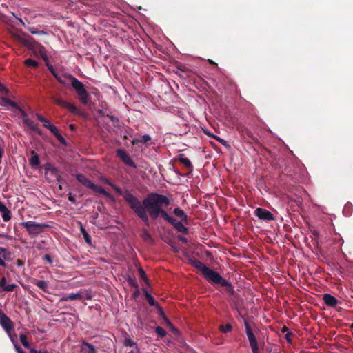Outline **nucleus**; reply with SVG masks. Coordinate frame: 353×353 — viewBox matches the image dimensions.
<instances>
[{
	"label": "nucleus",
	"mask_w": 353,
	"mask_h": 353,
	"mask_svg": "<svg viewBox=\"0 0 353 353\" xmlns=\"http://www.w3.org/2000/svg\"><path fill=\"white\" fill-rule=\"evenodd\" d=\"M17 287V285L14 283L8 284L4 287V289L3 290L6 292H12Z\"/></svg>",
	"instance_id": "nucleus-34"
},
{
	"label": "nucleus",
	"mask_w": 353,
	"mask_h": 353,
	"mask_svg": "<svg viewBox=\"0 0 353 353\" xmlns=\"http://www.w3.org/2000/svg\"><path fill=\"white\" fill-rule=\"evenodd\" d=\"M41 56L44 61H48V57L45 52L41 50Z\"/></svg>",
	"instance_id": "nucleus-48"
},
{
	"label": "nucleus",
	"mask_w": 353,
	"mask_h": 353,
	"mask_svg": "<svg viewBox=\"0 0 353 353\" xmlns=\"http://www.w3.org/2000/svg\"><path fill=\"white\" fill-rule=\"evenodd\" d=\"M157 307H158L159 310V312H161V314H163V310H162V309H161L159 305H157Z\"/></svg>",
	"instance_id": "nucleus-64"
},
{
	"label": "nucleus",
	"mask_w": 353,
	"mask_h": 353,
	"mask_svg": "<svg viewBox=\"0 0 353 353\" xmlns=\"http://www.w3.org/2000/svg\"><path fill=\"white\" fill-rule=\"evenodd\" d=\"M6 279L5 277H3L0 281V286L2 288V289H4V287L6 286Z\"/></svg>",
	"instance_id": "nucleus-46"
},
{
	"label": "nucleus",
	"mask_w": 353,
	"mask_h": 353,
	"mask_svg": "<svg viewBox=\"0 0 353 353\" xmlns=\"http://www.w3.org/2000/svg\"><path fill=\"white\" fill-rule=\"evenodd\" d=\"M44 168L46 170V177L48 181H50L55 179L58 182H59L60 176L57 168L50 163H46Z\"/></svg>",
	"instance_id": "nucleus-6"
},
{
	"label": "nucleus",
	"mask_w": 353,
	"mask_h": 353,
	"mask_svg": "<svg viewBox=\"0 0 353 353\" xmlns=\"http://www.w3.org/2000/svg\"><path fill=\"white\" fill-rule=\"evenodd\" d=\"M56 137L57 138V139L61 142V143H64L65 142V139H63V137L60 134V133H59Z\"/></svg>",
	"instance_id": "nucleus-54"
},
{
	"label": "nucleus",
	"mask_w": 353,
	"mask_h": 353,
	"mask_svg": "<svg viewBox=\"0 0 353 353\" xmlns=\"http://www.w3.org/2000/svg\"><path fill=\"white\" fill-rule=\"evenodd\" d=\"M156 332L160 336H164L165 335V331L161 327L158 326L156 327Z\"/></svg>",
	"instance_id": "nucleus-36"
},
{
	"label": "nucleus",
	"mask_w": 353,
	"mask_h": 353,
	"mask_svg": "<svg viewBox=\"0 0 353 353\" xmlns=\"http://www.w3.org/2000/svg\"><path fill=\"white\" fill-rule=\"evenodd\" d=\"M31 154L32 157L29 160L30 165L33 168H37L40 164L39 155L34 150L31 151Z\"/></svg>",
	"instance_id": "nucleus-16"
},
{
	"label": "nucleus",
	"mask_w": 353,
	"mask_h": 353,
	"mask_svg": "<svg viewBox=\"0 0 353 353\" xmlns=\"http://www.w3.org/2000/svg\"><path fill=\"white\" fill-rule=\"evenodd\" d=\"M174 214L179 217L181 221L187 222V216L185 215L183 210L181 209L176 208L174 210Z\"/></svg>",
	"instance_id": "nucleus-20"
},
{
	"label": "nucleus",
	"mask_w": 353,
	"mask_h": 353,
	"mask_svg": "<svg viewBox=\"0 0 353 353\" xmlns=\"http://www.w3.org/2000/svg\"><path fill=\"white\" fill-rule=\"evenodd\" d=\"M6 263L4 261V259H1L0 257V266H2V267H5L6 266Z\"/></svg>",
	"instance_id": "nucleus-58"
},
{
	"label": "nucleus",
	"mask_w": 353,
	"mask_h": 353,
	"mask_svg": "<svg viewBox=\"0 0 353 353\" xmlns=\"http://www.w3.org/2000/svg\"><path fill=\"white\" fill-rule=\"evenodd\" d=\"M170 201L167 196L159 194H150L141 203L145 212H148L152 219H157L159 215L163 218V212H166L162 209L163 206H168Z\"/></svg>",
	"instance_id": "nucleus-1"
},
{
	"label": "nucleus",
	"mask_w": 353,
	"mask_h": 353,
	"mask_svg": "<svg viewBox=\"0 0 353 353\" xmlns=\"http://www.w3.org/2000/svg\"><path fill=\"white\" fill-rule=\"evenodd\" d=\"M90 189L93 190L94 192L104 194L105 196H109L108 193L105 190V189L101 186H98L92 183Z\"/></svg>",
	"instance_id": "nucleus-22"
},
{
	"label": "nucleus",
	"mask_w": 353,
	"mask_h": 353,
	"mask_svg": "<svg viewBox=\"0 0 353 353\" xmlns=\"http://www.w3.org/2000/svg\"><path fill=\"white\" fill-rule=\"evenodd\" d=\"M141 236L143 239L145 241H150L152 240L151 235L146 230H143Z\"/></svg>",
	"instance_id": "nucleus-30"
},
{
	"label": "nucleus",
	"mask_w": 353,
	"mask_h": 353,
	"mask_svg": "<svg viewBox=\"0 0 353 353\" xmlns=\"http://www.w3.org/2000/svg\"><path fill=\"white\" fill-rule=\"evenodd\" d=\"M0 105L4 107L9 105L15 108L17 110L20 108V107L16 103L10 101L9 99L6 97H0Z\"/></svg>",
	"instance_id": "nucleus-15"
},
{
	"label": "nucleus",
	"mask_w": 353,
	"mask_h": 353,
	"mask_svg": "<svg viewBox=\"0 0 353 353\" xmlns=\"http://www.w3.org/2000/svg\"><path fill=\"white\" fill-rule=\"evenodd\" d=\"M124 345L125 347H132L135 345H137L134 341H132L130 338H127L125 339L124 342Z\"/></svg>",
	"instance_id": "nucleus-32"
},
{
	"label": "nucleus",
	"mask_w": 353,
	"mask_h": 353,
	"mask_svg": "<svg viewBox=\"0 0 353 353\" xmlns=\"http://www.w3.org/2000/svg\"><path fill=\"white\" fill-rule=\"evenodd\" d=\"M145 296L150 305L154 306L156 305L154 299L148 292H145Z\"/></svg>",
	"instance_id": "nucleus-28"
},
{
	"label": "nucleus",
	"mask_w": 353,
	"mask_h": 353,
	"mask_svg": "<svg viewBox=\"0 0 353 353\" xmlns=\"http://www.w3.org/2000/svg\"><path fill=\"white\" fill-rule=\"evenodd\" d=\"M14 347L17 353H25L17 344H14Z\"/></svg>",
	"instance_id": "nucleus-53"
},
{
	"label": "nucleus",
	"mask_w": 353,
	"mask_h": 353,
	"mask_svg": "<svg viewBox=\"0 0 353 353\" xmlns=\"http://www.w3.org/2000/svg\"><path fill=\"white\" fill-rule=\"evenodd\" d=\"M55 137L59 133L58 129L54 125H52L50 126L48 129Z\"/></svg>",
	"instance_id": "nucleus-38"
},
{
	"label": "nucleus",
	"mask_w": 353,
	"mask_h": 353,
	"mask_svg": "<svg viewBox=\"0 0 353 353\" xmlns=\"http://www.w3.org/2000/svg\"><path fill=\"white\" fill-rule=\"evenodd\" d=\"M254 214L259 219L263 221H272L274 219V216L270 211L261 208H256L254 210Z\"/></svg>",
	"instance_id": "nucleus-8"
},
{
	"label": "nucleus",
	"mask_w": 353,
	"mask_h": 353,
	"mask_svg": "<svg viewBox=\"0 0 353 353\" xmlns=\"http://www.w3.org/2000/svg\"><path fill=\"white\" fill-rule=\"evenodd\" d=\"M68 199L70 201H71L72 203H76V200H75V198L74 196H72L71 195V194H69V197H68Z\"/></svg>",
	"instance_id": "nucleus-55"
},
{
	"label": "nucleus",
	"mask_w": 353,
	"mask_h": 353,
	"mask_svg": "<svg viewBox=\"0 0 353 353\" xmlns=\"http://www.w3.org/2000/svg\"><path fill=\"white\" fill-rule=\"evenodd\" d=\"M65 78H68L70 80L71 85L73 88L75 90L78 94L79 100L83 104H87L90 101L88 94L87 90L85 89L83 84L79 81L76 77L68 75V77H61L59 76L56 79L60 82L61 84L66 85L68 83L65 81Z\"/></svg>",
	"instance_id": "nucleus-3"
},
{
	"label": "nucleus",
	"mask_w": 353,
	"mask_h": 353,
	"mask_svg": "<svg viewBox=\"0 0 353 353\" xmlns=\"http://www.w3.org/2000/svg\"><path fill=\"white\" fill-rule=\"evenodd\" d=\"M151 139V137L149 134H144L142 137H141V141L143 143H147L148 141H150Z\"/></svg>",
	"instance_id": "nucleus-43"
},
{
	"label": "nucleus",
	"mask_w": 353,
	"mask_h": 353,
	"mask_svg": "<svg viewBox=\"0 0 353 353\" xmlns=\"http://www.w3.org/2000/svg\"><path fill=\"white\" fill-rule=\"evenodd\" d=\"M0 92L5 94H8L9 91L2 84L0 83Z\"/></svg>",
	"instance_id": "nucleus-41"
},
{
	"label": "nucleus",
	"mask_w": 353,
	"mask_h": 353,
	"mask_svg": "<svg viewBox=\"0 0 353 353\" xmlns=\"http://www.w3.org/2000/svg\"><path fill=\"white\" fill-rule=\"evenodd\" d=\"M20 341L25 347L30 348V345L29 343L28 342L27 338L25 335H23V334L20 335Z\"/></svg>",
	"instance_id": "nucleus-31"
},
{
	"label": "nucleus",
	"mask_w": 353,
	"mask_h": 353,
	"mask_svg": "<svg viewBox=\"0 0 353 353\" xmlns=\"http://www.w3.org/2000/svg\"><path fill=\"white\" fill-rule=\"evenodd\" d=\"M43 259L48 263H52V261L51 259V257L49 255H46L43 257Z\"/></svg>",
	"instance_id": "nucleus-52"
},
{
	"label": "nucleus",
	"mask_w": 353,
	"mask_h": 353,
	"mask_svg": "<svg viewBox=\"0 0 353 353\" xmlns=\"http://www.w3.org/2000/svg\"><path fill=\"white\" fill-rule=\"evenodd\" d=\"M130 348L131 350L129 351L128 353H139V349L137 345H135Z\"/></svg>",
	"instance_id": "nucleus-45"
},
{
	"label": "nucleus",
	"mask_w": 353,
	"mask_h": 353,
	"mask_svg": "<svg viewBox=\"0 0 353 353\" xmlns=\"http://www.w3.org/2000/svg\"><path fill=\"white\" fill-rule=\"evenodd\" d=\"M21 225L26 229L30 235H37L40 234L43 231L45 228L48 227L47 224L38 223L34 221H25L22 222Z\"/></svg>",
	"instance_id": "nucleus-4"
},
{
	"label": "nucleus",
	"mask_w": 353,
	"mask_h": 353,
	"mask_svg": "<svg viewBox=\"0 0 353 353\" xmlns=\"http://www.w3.org/2000/svg\"><path fill=\"white\" fill-rule=\"evenodd\" d=\"M139 272V274H140V276H141L143 279H144V278L145 277V276H146V275H145V272H144L142 269H140Z\"/></svg>",
	"instance_id": "nucleus-56"
},
{
	"label": "nucleus",
	"mask_w": 353,
	"mask_h": 353,
	"mask_svg": "<svg viewBox=\"0 0 353 353\" xmlns=\"http://www.w3.org/2000/svg\"><path fill=\"white\" fill-rule=\"evenodd\" d=\"M285 337H286L287 340H288V341H290V334H287L285 335Z\"/></svg>",
	"instance_id": "nucleus-63"
},
{
	"label": "nucleus",
	"mask_w": 353,
	"mask_h": 353,
	"mask_svg": "<svg viewBox=\"0 0 353 353\" xmlns=\"http://www.w3.org/2000/svg\"><path fill=\"white\" fill-rule=\"evenodd\" d=\"M64 108L68 109L73 114H78L79 112L74 104L68 102L65 105Z\"/></svg>",
	"instance_id": "nucleus-25"
},
{
	"label": "nucleus",
	"mask_w": 353,
	"mask_h": 353,
	"mask_svg": "<svg viewBox=\"0 0 353 353\" xmlns=\"http://www.w3.org/2000/svg\"><path fill=\"white\" fill-rule=\"evenodd\" d=\"M245 333H246L248 340L250 341V340L255 339L254 333L247 321H245Z\"/></svg>",
	"instance_id": "nucleus-23"
},
{
	"label": "nucleus",
	"mask_w": 353,
	"mask_h": 353,
	"mask_svg": "<svg viewBox=\"0 0 353 353\" xmlns=\"http://www.w3.org/2000/svg\"><path fill=\"white\" fill-rule=\"evenodd\" d=\"M8 335L9 336L11 341L12 342V343L14 345V344H17L16 343V340H17V336L16 334H14L12 335L10 332H9V334H8Z\"/></svg>",
	"instance_id": "nucleus-44"
},
{
	"label": "nucleus",
	"mask_w": 353,
	"mask_h": 353,
	"mask_svg": "<svg viewBox=\"0 0 353 353\" xmlns=\"http://www.w3.org/2000/svg\"><path fill=\"white\" fill-rule=\"evenodd\" d=\"M325 303L329 306H335L337 304V300L335 297L330 294H325L323 296Z\"/></svg>",
	"instance_id": "nucleus-18"
},
{
	"label": "nucleus",
	"mask_w": 353,
	"mask_h": 353,
	"mask_svg": "<svg viewBox=\"0 0 353 353\" xmlns=\"http://www.w3.org/2000/svg\"><path fill=\"white\" fill-rule=\"evenodd\" d=\"M36 117H37V119H38L39 121H41V122H42V123H43V121H45L46 118H45L44 117H43L41 114H36Z\"/></svg>",
	"instance_id": "nucleus-49"
},
{
	"label": "nucleus",
	"mask_w": 353,
	"mask_h": 353,
	"mask_svg": "<svg viewBox=\"0 0 353 353\" xmlns=\"http://www.w3.org/2000/svg\"><path fill=\"white\" fill-rule=\"evenodd\" d=\"M52 100L53 101L59 105H61L62 107L64 108L65 105L66 104L67 102H65L61 97H52Z\"/></svg>",
	"instance_id": "nucleus-26"
},
{
	"label": "nucleus",
	"mask_w": 353,
	"mask_h": 353,
	"mask_svg": "<svg viewBox=\"0 0 353 353\" xmlns=\"http://www.w3.org/2000/svg\"><path fill=\"white\" fill-rule=\"evenodd\" d=\"M83 296L81 292L71 293L70 294H65L60 299L62 301H72V300H81Z\"/></svg>",
	"instance_id": "nucleus-12"
},
{
	"label": "nucleus",
	"mask_w": 353,
	"mask_h": 353,
	"mask_svg": "<svg viewBox=\"0 0 353 353\" xmlns=\"http://www.w3.org/2000/svg\"><path fill=\"white\" fill-rule=\"evenodd\" d=\"M164 319H165V321L166 322L167 325L168 326H170L174 332H176L177 330L172 326V325H171L170 322L169 321V320L168 319H166L165 317H164Z\"/></svg>",
	"instance_id": "nucleus-50"
},
{
	"label": "nucleus",
	"mask_w": 353,
	"mask_h": 353,
	"mask_svg": "<svg viewBox=\"0 0 353 353\" xmlns=\"http://www.w3.org/2000/svg\"><path fill=\"white\" fill-rule=\"evenodd\" d=\"M80 350L81 353H97L95 347L87 342L82 343Z\"/></svg>",
	"instance_id": "nucleus-14"
},
{
	"label": "nucleus",
	"mask_w": 353,
	"mask_h": 353,
	"mask_svg": "<svg viewBox=\"0 0 353 353\" xmlns=\"http://www.w3.org/2000/svg\"><path fill=\"white\" fill-rule=\"evenodd\" d=\"M46 65L50 71V72L53 74V76L57 79L59 75L56 72L55 70L54 69L53 66L48 64V63H46Z\"/></svg>",
	"instance_id": "nucleus-37"
},
{
	"label": "nucleus",
	"mask_w": 353,
	"mask_h": 353,
	"mask_svg": "<svg viewBox=\"0 0 353 353\" xmlns=\"http://www.w3.org/2000/svg\"><path fill=\"white\" fill-rule=\"evenodd\" d=\"M163 219L174 225L177 231L180 232H186L188 231V229L183 225L181 221H179L173 217L170 216L167 212H163Z\"/></svg>",
	"instance_id": "nucleus-7"
},
{
	"label": "nucleus",
	"mask_w": 353,
	"mask_h": 353,
	"mask_svg": "<svg viewBox=\"0 0 353 353\" xmlns=\"http://www.w3.org/2000/svg\"><path fill=\"white\" fill-rule=\"evenodd\" d=\"M203 276L208 281L214 283L220 284L222 286L230 285V283L225 279H223L219 274L210 268H208V270L204 273Z\"/></svg>",
	"instance_id": "nucleus-5"
},
{
	"label": "nucleus",
	"mask_w": 353,
	"mask_h": 353,
	"mask_svg": "<svg viewBox=\"0 0 353 353\" xmlns=\"http://www.w3.org/2000/svg\"><path fill=\"white\" fill-rule=\"evenodd\" d=\"M76 179L78 180L79 182H80L82 185L84 186L90 188L92 182L83 174H76Z\"/></svg>",
	"instance_id": "nucleus-17"
},
{
	"label": "nucleus",
	"mask_w": 353,
	"mask_h": 353,
	"mask_svg": "<svg viewBox=\"0 0 353 353\" xmlns=\"http://www.w3.org/2000/svg\"><path fill=\"white\" fill-rule=\"evenodd\" d=\"M24 63L26 64V65L29 67L37 68L38 66V63L36 61L31 59H26Z\"/></svg>",
	"instance_id": "nucleus-29"
},
{
	"label": "nucleus",
	"mask_w": 353,
	"mask_h": 353,
	"mask_svg": "<svg viewBox=\"0 0 353 353\" xmlns=\"http://www.w3.org/2000/svg\"><path fill=\"white\" fill-rule=\"evenodd\" d=\"M30 32L33 34H46L44 31L37 30L34 28H30Z\"/></svg>",
	"instance_id": "nucleus-39"
},
{
	"label": "nucleus",
	"mask_w": 353,
	"mask_h": 353,
	"mask_svg": "<svg viewBox=\"0 0 353 353\" xmlns=\"http://www.w3.org/2000/svg\"><path fill=\"white\" fill-rule=\"evenodd\" d=\"M139 142H142V141H141V139H132V144H134H134H137V143H139Z\"/></svg>",
	"instance_id": "nucleus-57"
},
{
	"label": "nucleus",
	"mask_w": 353,
	"mask_h": 353,
	"mask_svg": "<svg viewBox=\"0 0 353 353\" xmlns=\"http://www.w3.org/2000/svg\"><path fill=\"white\" fill-rule=\"evenodd\" d=\"M179 239L183 243L188 242V239L184 236H179Z\"/></svg>",
	"instance_id": "nucleus-60"
},
{
	"label": "nucleus",
	"mask_w": 353,
	"mask_h": 353,
	"mask_svg": "<svg viewBox=\"0 0 353 353\" xmlns=\"http://www.w3.org/2000/svg\"><path fill=\"white\" fill-rule=\"evenodd\" d=\"M18 111L20 112L21 115L23 123L30 129L33 130H37V128L36 125H34V123L29 119L26 112L21 108L18 110Z\"/></svg>",
	"instance_id": "nucleus-11"
},
{
	"label": "nucleus",
	"mask_w": 353,
	"mask_h": 353,
	"mask_svg": "<svg viewBox=\"0 0 353 353\" xmlns=\"http://www.w3.org/2000/svg\"><path fill=\"white\" fill-rule=\"evenodd\" d=\"M43 125L45 128L49 129L50 126H51L52 124L48 120V119H45V121H43Z\"/></svg>",
	"instance_id": "nucleus-47"
},
{
	"label": "nucleus",
	"mask_w": 353,
	"mask_h": 353,
	"mask_svg": "<svg viewBox=\"0 0 353 353\" xmlns=\"http://www.w3.org/2000/svg\"><path fill=\"white\" fill-rule=\"evenodd\" d=\"M179 159L180 162L183 165H185V167H187L188 168H192V163L189 160L188 158L185 157L183 154H180Z\"/></svg>",
	"instance_id": "nucleus-21"
},
{
	"label": "nucleus",
	"mask_w": 353,
	"mask_h": 353,
	"mask_svg": "<svg viewBox=\"0 0 353 353\" xmlns=\"http://www.w3.org/2000/svg\"><path fill=\"white\" fill-rule=\"evenodd\" d=\"M36 285L44 292H47L48 284L45 281H37Z\"/></svg>",
	"instance_id": "nucleus-27"
},
{
	"label": "nucleus",
	"mask_w": 353,
	"mask_h": 353,
	"mask_svg": "<svg viewBox=\"0 0 353 353\" xmlns=\"http://www.w3.org/2000/svg\"><path fill=\"white\" fill-rule=\"evenodd\" d=\"M110 185L112 186L115 192L122 195L124 200L129 204L132 210L134 212V213L147 225H149V219L148 214H146V212L143 208L141 201L133 195L129 190H125L123 192L121 188L117 187L113 183H110Z\"/></svg>",
	"instance_id": "nucleus-2"
},
{
	"label": "nucleus",
	"mask_w": 353,
	"mask_h": 353,
	"mask_svg": "<svg viewBox=\"0 0 353 353\" xmlns=\"http://www.w3.org/2000/svg\"><path fill=\"white\" fill-rule=\"evenodd\" d=\"M253 353H259L258 343L256 339L249 341Z\"/></svg>",
	"instance_id": "nucleus-24"
},
{
	"label": "nucleus",
	"mask_w": 353,
	"mask_h": 353,
	"mask_svg": "<svg viewBox=\"0 0 353 353\" xmlns=\"http://www.w3.org/2000/svg\"><path fill=\"white\" fill-rule=\"evenodd\" d=\"M0 92L5 94H8L9 91L2 84L0 83Z\"/></svg>",
	"instance_id": "nucleus-40"
},
{
	"label": "nucleus",
	"mask_w": 353,
	"mask_h": 353,
	"mask_svg": "<svg viewBox=\"0 0 353 353\" xmlns=\"http://www.w3.org/2000/svg\"><path fill=\"white\" fill-rule=\"evenodd\" d=\"M85 237V239L86 241V242L88 243H91V237L88 234V236H84Z\"/></svg>",
	"instance_id": "nucleus-59"
},
{
	"label": "nucleus",
	"mask_w": 353,
	"mask_h": 353,
	"mask_svg": "<svg viewBox=\"0 0 353 353\" xmlns=\"http://www.w3.org/2000/svg\"><path fill=\"white\" fill-rule=\"evenodd\" d=\"M194 266L199 270L203 274L208 270V267H207L204 263L199 261H195L193 262Z\"/></svg>",
	"instance_id": "nucleus-19"
},
{
	"label": "nucleus",
	"mask_w": 353,
	"mask_h": 353,
	"mask_svg": "<svg viewBox=\"0 0 353 353\" xmlns=\"http://www.w3.org/2000/svg\"><path fill=\"white\" fill-rule=\"evenodd\" d=\"M117 156L128 165L135 168L136 165L130 156L123 150H118L117 151Z\"/></svg>",
	"instance_id": "nucleus-10"
},
{
	"label": "nucleus",
	"mask_w": 353,
	"mask_h": 353,
	"mask_svg": "<svg viewBox=\"0 0 353 353\" xmlns=\"http://www.w3.org/2000/svg\"><path fill=\"white\" fill-rule=\"evenodd\" d=\"M206 134H208L209 136H211V134L210 133L206 132ZM212 137L214 139H215L216 141H218L223 145H224V146L228 145L226 141H225L223 139H222L218 136H216V135H212Z\"/></svg>",
	"instance_id": "nucleus-33"
},
{
	"label": "nucleus",
	"mask_w": 353,
	"mask_h": 353,
	"mask_svg": "<svg viewBox=\"0 0 353 353\" xmlns=\"http://www.w3.org/2000/svg\"><path fill=\"white\" fill-rule=\"evenodd\" d=\"M6 252V250L5 248H0V254L5 253Z\"/></svg>",
	"instance_id": "nucleus-62"
},
{
	"label": "nucleus",
	"mask_w": 353,
	"mask_h": 353,
	"mask_svg": "<svg viewBox=\"0 0 353 353\" xmlns=\"http://www.w3.org/2000/svg\"><path fill=\"white\" fill-rule=\"evenodd\" d=\"M0 92L5 94H8L9 91L2 84L0 83Z\"/></svg>",
	"instance_id": "nucleus-42"
},
{
	"label": "nucleus",
	"mask_w": 353,
	"mask_h": 353,
	"mask_svg": "<svg viewBox=\"0 0 353 353\" xmlns=\"http://www.w3.org/2000/svg\"><path fill=\"white\" fill-rule=\"evenodd\" d=\"M0 325L3 327L7 334L12 330V323L10 319L0 311Z\"/></svg>",
	"instance_id": "nucleus-9"
},
{
	"label": "nucleus",
	"mask_w": 353,
	"mask_h": 353,
	"mask_svg": "<svg viewBox=\"0 0 353 353\" xmlns=\"http://www.w3.org/2000/svg\"><path fill=\"white\" fill-rule=\"evenodd\" d=\"M220 330L221 332H225V333L229 332L232 330V325L230 324H227L225 326L221 325Z\"/></svg>",
	"instance_id": "nucleus-35"
},
{
	"label": "nucleus",
	"mask_w": 353,
	"mask_h": 353,
	"mask_svg": "<svg viewBox=\"0 0 353 353\" xmlns=\"http://www.w3.org/2000/svg\"><path fill=\"white\" fill-rule=\"evenodd\" d=\"M30 353H48L47 351H41V350H37L35 349H31L30 350Z\"/></svg>",
	"instance_id": "nucleus-51"
},
{
	"label": "nucleus",
	"mask_w": 353,
	"mask_h": 353,
	"mask_svg": "<svg viewBox=\"0 0 353 353\" xmlns=\"http://www.w3.org/2000/svg\"><path fill=\"white\" fill-rule=\"evenodd\" d=\"M81 232L84 236H88V233L86 232L85 230L82 227L81 228Z\"/></svg>",
	"instance_id": "nucleus-61"
},
{
	"label": "nucleus",
	"mask_w": 353,
	"mask_h": 353,
	"mask_svg": "<svg viewBox=\"0 0 353 353\" xmlns=\"http://www.w3.org/2000/svg\"><path fill=\"white\" fill-rule=\"evenodd\" d=\"M0 212L1 213L2 219L4 221H8L11 219V212L8 208L0 201Z\"/></svg>",
	"instance_id": "nucleus-13"
}]
</instances>
